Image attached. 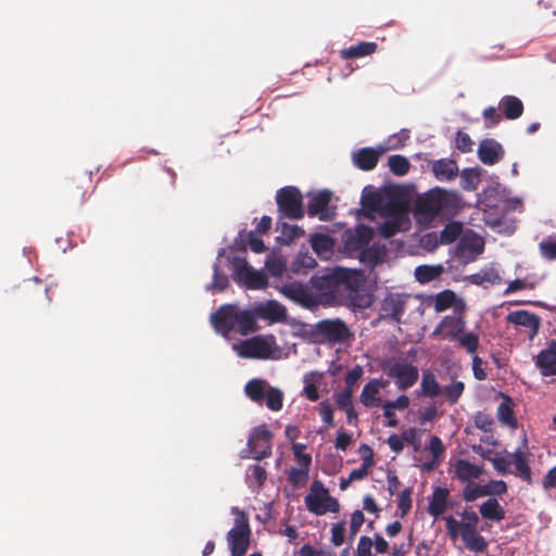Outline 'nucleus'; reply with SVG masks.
<instances>
[{
	"instance_id": "obj_1",
	"label": "nucleus",
	"mask_w": 556,
	"mask_h": 556,
	"mask_svg": "<svg viewBox=\"0 0 556 556\" xmlns=\"http://www.w3.org/2000/svg\"><path fill=\"white\" fill-rule=\"evenodd\" d=\"M355 268L328 265L318 268L311 277L309 283L318 291L324 307L341 306L345 289Z\"/></svg>"
},
{
	"instance_id": "obj_2",
	"label": "nucleus",
	"mask_w": 556,
	"mask_h": 556,
	"mask_svg": "<svg viewBox=\"0 0 556 556\" xmlns=\"http://www.w3.org/2000/svg\"><path fill=\"white\" fill-rule=\"evenodd\" d=\"M425 203H430L435 206L440 216L446 219L457 216L470 203L463 199V195L457 190H447L445 188L435 186L424 193Z\"/></svg>"
},
{
	"instance_id": "obj_3",
	"label": "nucleus",
	"mask_w": 556,
	"mask_h": 556,
	"mask_svg": "<svg viewBox=\"0 0 556 556\" xmlns=\"http://www.w3.org/2000/svg\"><path fill=\"white\" fill-rule=\"evenodd\" d=\"M379 366L389 378L394 380L399 390H407L418 381V367L401 356L384 357Z\"/></svg>"
},
{
	"instance_id": "obj_4",
	"label": "nucleus",
	"mask_w": 556,
	"mask_h": 556,
	"mask_svg": "<svg viewBox=\"0 0 556 556\" xmlns=\"http://www.w3.org/2000/svg\"><path fill=\"white\" fill-rule=\"evenodd\" d=\"M374 301V293L366 287L364 270L355 268L343 294L341 306H346L351 311L357 312L371 306Z\"/></svg>"
},
{
	"instance_id": "obj_5",
	"label": "nucleus",
	"mask_w": 556,
	"mask_h": 556,
	"mask_svg": "<svg viewBox=\"0 0 556 556\" xmlns=\"http://www.w3.org/2000/svg\"><path fill=\"white\" fill-rule=\"evenodd\" d=\"M275 288L289 301L302 308L315 312L323 306V301L318 291L313 289L309 279L306 282L293 280L290 282L275 286Z\"/></svg>"
},
{
	"instance_id": "obj_6",
	"label": "nucleus",
	"mask_w": 556,
	"mask_h": 556,
	"mask_svg": "<svg viewBox=\"0 0 556 556\" xmlns=\"http://www.w3.org/2000/svg\"><path fill=\"white\" fill-rule=\"evenodd\" d=\"M485 242L477 231L466 228L455 245L448 249L451 257L458 260L463 265H467L477 260L484 252Z\"/></svg>"
},
{
	"instance_id": "obj_7",
	"label": "nucleus",
	"mask_w": 556,
	"mask_h": 556,
	"mask_svg": "<svg viewBox=\"0 0 556 556\" xmlns=\"http://www.w3.org/2000/svg\"><path fill=\"white\" fill-rule=\"evenodd\" d=\"M304 504L306 509L315 516L340 510L339 501L330 495L329 490L318 479L312 482L309 492L304 497Z\"/></svg>"
},
{
	"instance_id": "obj_8",
	"label": "nucleus",
	"mask_w": 556,
	"mask_h": 556,
	"mask_svg": "<svg viewBox=\"0 0 556 556\" xmlns=\"http://www.w3.org/2000/svg\"><path fill=\"white\" fill-rule=\"evenodd\" d=\"M279 218L300 220L305 215L303 194L295 186H285L276 192Z\"/></svg>"
},
{
	"instance_id": "obj_9",
	"label": "nucleus",
	"mask_w": 556,
	"mask_h": 556,
	"mask_svg": "<svg viewBox=\"0 0 556 556\" xmlns=\"http://www.w3.org/2000/svg\"><path fill=\"white\" fill-rule=\"evenodd\" d=\"M236 268L232 269L231 278L241 288L247 290H260L267 287V274L264 269L254 268L247 257L232 258Z\"/></svg>"
},
{
	"instance_id": "obj_10",
	"label": "nucleus",
	"mask_w": 556,
	"mask_h": 556,
	"mask_svg": "<svg viewBox=\"0 0 556 556\" xmlns=\"http://www.w3.org/2000/svg\"><path fill=\"white\" fill-rule=\"evenodd\" d=\"M251 527L249 517L235 520L233 527L227 532L226 540L231 556H244L250 547Z\"/></svg>"
},
{
	"instance_id": "obj_11",
	"label": "nucleus",
	"mask_w": 556,
	"mask_h": 556,
	"mask_svg": "<svg viewBox=\"0 0 556 556\" xmlns=\"http://www.w3.org/2000/svg\"><path fill=\"white\" fill-rule=\"evenodd\" d=\"M307 208L305 213L309 217H318L321 222H330L337 215V207L331 206L332 192L329 189H321L317 192H307Z\"/></svg>"
},
{
	"instance_id": "obj_12",
	"label": "nucleus",
	"mask_w": 556,
	"mask_h": 556,
	"mask_svg": "<svg viewBox=\"0 0 556 556\" xmlns=\"http://www.w3.org/2000/svg\"><path fill=\"white\" fill-rule=\"evenodd\" d=\"M238 309L239 305L237 303H226L211 314V325L222 337L229 338L230 333L237 328Z\"/></svg>"
},
{
	"instance_id": "obj_13",
	"label": "nucleus",
	"mask_w": 556,
	"mask_h": 556,
	"mask_svg": "<svg viewBox=\"0 0 556 556\" xmlns=\"http://www.w3.org/2000/svg\"><path fill=\"white\" fill-rule=\"evenodd\" d=\"M374 236V228L363 223H357L354 229L346 228L342 233V243L345 253L349 256H354L358 250L371 242Z\"/></svg>"
},
{
	"instance_id": "obj_14",
	"label": "nucleus",
	"mask_w": 556,
	"mask_h": 556,
	"mask_svg": "<svg viewBox=\"0 0 556 556\" xmlns=\"http://www.w3.org/2000/svg\"><path fill=\"white\" fill-rule=\"evenodd\" d=\"M315 332L316 338L318 336L321 337L319 343L325 341L333 344L344 343L351 337V331L346 323L340 318L319 320L315 324Z\"/></svg>"
},
{
	"instance_id": "obj_15",
	"label": "nucleus",
	"mask_w": 556,
	"mask_h": 556,
	"mask_svg": "<svg viewBox=\"0 0 556 556\" xmlns=\"http://www.w3.org/2000/svg\"><path fill=\"white\" fill-rule=\"evenodd\" d=\"M252 306L258 320H265L268 325L285 323L288 317L287 307L277 300L255 301Z\"/></svg>"
},
{
	"instance_id": "obj_16",
	"label": "nucleus",
	"mask_w": 556,
	"mask_h": 556,
	"mask_svg": "<svg viewBox=\"0 0 556 556\" xmlns=\"http://www.w3.org/2000/svg\"><path fill=\"white\" fill-rule=\"evenodd\" d=\"M406 298L405 293L388 292L381 301L378 320L391 319L400 323L405 312Z\"/></svg>"
},
{
	"instance_id": "obj_17",
	"label": "nucleus",
	"mask_w": 556,
	"mask_h": 556,
	"mask_svg": "<svg viewBox=\"0 0 556 556\" xmlns=\"http://www.w3.org/2000/svg\"><path fill=\"white\" fill-rule=\"evenodd\" d=\"M390 148L379 144L374 147H363L352 153V162L354 166L364 172L372 170L378 162L379 157L383 155Z\"/></svg>"
},
{
	"instance_id": "obj_18",
	"label": "nucleus",
	"mask_w": 556,
	"mask_h": 556,
	"mask_svg": "<svg viewBox=\"0 0 556 556\" xmlns=\"http://www.w3.org/2000/svg\"><path fill=\"white\" fill-rule=\"evenodd\" d=\"M380 189L384 192L386 202L391 205H403L408 203L416 194L414 184H393L386 181Z\"/></svg>"
},
{
	"instance_id": "obj_19",
	"label": "nucleus",
	"mask_w": 556,
	"mask_h": 556,
	"mask_svg": "<svg viewBox=\"0 0 556 556\" xmlns=\"http://www.w3.org/2000/svg\"><path fill=\"white\" fill-rule=\"evenodd\" d=\"M506 323L516 327H525L529 329V339L533 340L541 329V317L528 309H517L509 312L505 317Z\"/></svg>"
},
{
	"instance_id": "obj_20",
	"label": "nucleus",
	"mask_w": 556,
	"mask_h": 556,
	"mask_svg": "<svg viewBox=\"0 0 556 556\" xmlns=\"http://www.w3.org/2000/svg\"><path fill=\"white\" fill-rule=\"evenodd\" d=\"M505 150L502 143L493 138H484L478 144L477 157L484 165H495L503 160Z\"/></svg>"
},
{
	"instance_id": "obj_21",
	"label": "nucleus",
	"mask_w": 556,
	"mask_h": 556,
	"mask_svg": "<svg viewBox=\"0 0 556 556\" xmlns=\"http://www.w3.org/2000/svg\"><path fill=\"white\" fill-rule=\"evenodd\" d=\"M92 189L91 176L86 173L72 177L64 187L66 195L77 203H83Z\"/></svg>"
},
{
	"instance_id": "obj_22",
	"label": "nucleus",
	"mask_w": 556,
	"mask_h": 556,
	"mask_svg": "<svg viewBox=\"0 0 556 556\" xmlns=\"http://www.w3.org/2000/svg\"><path fill=\"white\" fill-rule=\"evenodd\" d=\"M534 365L541 376H556V339H552L547 346L542 349L534 357Z\"/></svg>"
},
{
	"instance_id": "obj_23",
	"label": "nucleus",
	"mask_w": 556,
	"mask_h": 556,
	"mask_svg": "<svg viewBox=\"0 0 556 556\" xmlns=\"http://www.w3.org/2000/svg\"><path fill=\"white\" fill-rule=\"evenodd\" d=\"M254 359H277L279 348L274 334H256L252 337Z\"/></svg>"
},
{
	"instance_id": "obj_24",
	"label": "nucleus",
	"mask_w": 556,
	"mask_h": 556,
	"mask_svg": "<svg viewBox=\"0 0 556 556\" xmlns=\"http://www.w3.org/2000/svg\"><path fill=\"white\" fill-rule=\"evenodd\" d=\"M354 256H356L359 263L366 268L374 269L376 266L384 262L387 248L378 242L369 243L358 250Z\"/></svg>"
},
{
	"instance_id": "obj_25",
	"label": "nucleus",
	"mask_w": 556,
	"mask_h": 556,
	"mask_svg": "<svg viewBox=\"0 0 556 556\" xmlns=\"http://www.w3.org/2000/svg\"><path fill=\"white\" fill-rule=\"evenodd\" d=\"M384 200V192L382 189H380V187L376 188L372 185H367L362 191V207L359 211H365L366 217L371 218L377 213L378 207L383 203Z\"/></svg>"
},
{
	"instance_id": "obj_26",
	"label": "nucleus",
	"mask_w": 556,
	"mask_h": 556,
	"mask_svg": "<svg viewBox=\"0 0 556 556\" xmlns=\"http://www.w3.org/2000/svg\"><path fill=\"white\" fill-rule=\"evenodd\" d=\"M308 242L314 253L320 260H330L334 252L336 240L329 233L314 232L309 235Z\"/></svg>"
},
{
	"instance_id": "obj_27",
	"label": "nucleus",
	"mask_w": 556,
	"mask_h": 556,
	"mask_svg": "<svg viewBox=\"0 0 556 556\" xmlns=\"http://www.w3.org/2000/svg\"><path fill=\"white\" fill-rule=\"evenodd\" d=\"M225 248L217 251L216 260L213 264L212 282L205 286V291L212 294L224 292L229 286V278L226 273L220 269L222 260L225 255Z\"/></svg>"
},
{
	"instance_id": "obj_28",
	"label": "nucleus",
	"mask_w": 556,
	"mask_h": 556,
	"mask_svg": "<svg viewBox=\"0 0 556 556\" xmlns=\"http://www.w3.org/2000/svg\"><path fill=\"white\" fill-rule=\"evenodd\" d=\"M389 384L388 380L382 378L370 379L362 390L359 395L361 403L366 407H379L381 405V399L378 397L380 389L386 388Z\"/></svg>"
},
{
	"instance_id": "obj_29",
	"label": "nucleus",
	"mask_w": 556,
	"mask_h": 556,
	"mask_svg": "<svg viewBox=\"0 0 556 556\" xmlns=\"http://www.w3.org/2000/svg\"><path fill=\"white\" fill-rule=\"evenodd\" d=\"M417 299L426 305L433 304L437 313L444 312L453 305V300L456 299V293L451 289H444L437 294H417Z\"/></svg>"
},
{
	"instance_id": "obj_30",
	"label": "nucleus",
	"mask_w": 556,
	"mask_h": 556,
	"mask_svg": "<svg viewBox=\"0 0 556 556\" xmlns=\"http://www.w3.org/2000/svg\"><path fill=\"white\" fill-rule=\"evenodd\" d=\"M431 170L440 181H452L459 173L456 161L452 157H442L432 162Z\"/></svg>"
},
{
	"instance_id": "obj_31",
	"label": "nucleus",
	"mask_w": 556,
	"mask_h": 556,
	"mask_svg": "<svg viewBox=\"0 0 556 556\" xmlns=\"http://www.w3.org/2000/svg\"><path fill=\"white\" fill-rule=\"evenodd\" d=\"M502 402L496 412L497 420L510 429L518 428V419L514 412L515 402L513 397L504 392H500Z\"/></svg>"
},
{
	"instance_id": "obj_32",
	"label": "nucleus",
	"mask_w": 556,
	"mask_h": 556,
	"mask_svg": "<svg viewBox=\"0 0 556 556\" xmlns=\"http://www.w3.org/2000/svg\"><path fill=\"white\" fill-rule=\"evenodd\" d=\"M317 267V261L313 255L302 245V249L296 253L294 258L289 265V270L296 276L307 275L311 269Z\"/></svg>"
},
{
	"instance_id": "obj_33",
	"label": "nucleus",
	"mask_w": 556,
	"mask_h": 556,
	"mask_svg": "<svg viewBox=\"0 0 556 556\" xmlns=\"http://www.w3.org/2000/svg\"><path fill=\"white\" fill-rule=\"evenodd\" d=\"M409 405V397L406 394H400L395 400H388L382 405L383 416L386 417L384 426L394 428L399 425L394 410H404Z\"/></svg>"
},
{
	"instance_id": "obj_34",
	"label": "nucleus",
	"mask_w": 556,
	"mask_h": 556,
	"mask_svg": "<svg viewBox=\"0 0 556 556\" xmlns=\"http://www.w3.org/2000/svg\"><path fill=\"white\" fill-rule=\"evenodd\" d=\"M479 515L484 520L501 522L505 519L506 511L496 497H488L479 505Z\"/></svg>"
},
{
	"instance_id": "obj_35",
	"label": "nucleus",
	"mask_w": 556,
	"mask_h": 556,
	"mask_svg": "<svg viewBox=\"0 0 556 556\" xmlns=\"http://www.w3.org/2000/svg\"><path fill=\"white\" fill-rule=\"evenodd\" d=\"M258 318L252 306L243 309H238L237 330L241 336H249L260 329L257 325Z\"/></svg>"
},
{
	"instance_id": "obj_36",
	"label": "nucleus",
	"mask_w": 556,
	"mask_h": 556,
	"mask_svg": "<svg viewBox=\"0 0 556 556\" xmlns=\"http://www.w3.org/2000/svg\"><path fill=\"white\" fill-rule=\"evenodd\" d=\"M483 467L467 459L458 458L455 462V477L460 482L467 483L473 479H478L483 473Z\"/></svg>"
},
{
	"instance_id": "obj_37",
	"label": "nucleus",
	"mask_w": 556,
	"mask_h": 556,
	"mask_svg": "<svg viewBox=\"0 0 556 556\" xmlns=\"http://www.w3.org/2000/svg\"><path fill=\"white\" fill-rule=\"evenodd\" d=\"M484 174L486 170L479 165L460 169L458 173L460 188L465 191H476Z\"/></svg>"
},
{
	"instance_id": "obj_38",
	"label": "nucleus",
	"mask_w": 556,
	"mask_h": 556,
	"mask_svg": "<svg viewBox=\"0 0 556 556\" xmlns=\"http://www.w3.org/2000/svg\"><path fill=\"white\" fill-rule=\"evenodd\" d=\"M276 229L281 232L275 238L278 245H290L295 239L305 236V230L299 225H291L280 219L277 222Z\"/></svg>"
},
{
	"instance_id": "obj_39",
	"label": "nucleus",
	"mask_w": 556,
	"mask_h": 556,
	"mask_svg": "<svg viewBox=\"0 0 556 556\" xmlns=\"http://www.w3.org/2000/svg\"><path fill=\"white\" fill-rule=\"evenodd\" d=\"M498 106L502 110L503 117L509 121L519 118L525 110L522 101L518 97L511 94L502 97Z\"/></svg>"
},
{
	"instance_id": "obj_40",
	"label": "nucleus",
	"mask_w": 556,
	"mask_h": 556,
	"mask_svg": "<svg viewBox=\"0 0 556 556\" xmlns=\"http://www.w3.org/2000/svg\"><path fill=\"white\" fill-rule=\"evenodd\" d=\"M445 271V267L442 264L434 265H418L414 270V277L417 282L420 285L429 283L435 279H439L443 273Z\"/></svg>"
},
{
	"instance_id": "obj_41",
	"label": "nucleus",
	"mask_w": 556,
	"mask_h": 556,
	"mask_svg": "<svg viewBox=\"0 0 556 556\" xmlns=\"http://www.w3.org/2000/svg\"><path fill=\"white\" fill-rule=\"evenodd\" d=\"M244 480L250 490H260L267 480L266 468L258 464L249 465L245 470Z\"/></svg>"
},
{
	"instance_id": "obj_42",
	"label": "nucleus",
	"mask_w": 556,
	"mask_h": 556,
	"mask_svg": "<svg viewBox=\"0 0 556 556\" xmlns=\"http://www.w3.org/2000/svg\"><path fill=\"white\" fill-rule=\"evenodd\" d=\"M269 386L265 379L253 378L245 383L244 393L252 402L263 404Z\"/></svg>"
},
{
	"instance_id": "obj_43",
	"label": "nucleus",
	"mask_w": 556,
	"mask_h": 556,
	"mask_svg": "<svg viewBox=\"0 0 556 556\" xmlns=\"http://www.w3.org/2000/svg\"><path fill=\"white\" fill-rule=\"evenodd\" d=\"M405 219L400 215H392L386 218L378 227L379 236L382 239H390L405 230Z\"/></svg>"
},
{
	"instance_id": "obj_44",
	"label": "nucleus",
	"mask_w": 556,
	"mask_h": 556,
	"mask_svg": "<svg viewBox=\"0 0 556 556\" xmlns=\"http://www.w3.org/2000/svg\"><path fill=\"white\" fill-rule=\"evenodd\" d=\"M285 323H287L292 328H296V330L292 332L293 337L301 338L302 340L308 343L320 342L319 339L316 338L315 325L313 326V328L308 329L309 325L307 323L296 318H289V316L287 317V320Z\"/></svg>"
},
{
	"instance_id": "obj_45",
	"label": "nucleus",
	"mask_w": 556,
	"mask_h": 556,
	"mask_svg": "<svg viewBox=\"0 0 556 556\" xmlns=\"http://www.w3.org/2000/svg\"><path fill=\"white\" fill-rule=\"evenodd\" d=\"M439 215L440 214L437 211L435 206L430 203H425L424 199L421 206L417 208L414 213L417 224L422 229L433 227V222Z\"/></svg>"
},
{
	"instance_id": "obj_46",
	"label": "nucleus",
	"mask_w": 556,
	"mask_h": 556,
	"mask_svg": "<svg viewBox=\"0 0 556 556\" xmlns=\"http://www.w3.org/2000/svg\"><path fill=\"white\" fill-rule=\"evenodd\" d=\"M378 48V45L374 41H362L357 45L350 46L341 51V56L344 60L357 59L370 55Z\"/></svg>"
},
{
	"instance_id": "obj_47",
	"label": "nucleus",
	"mask_w": 556,
	"mask_h": 556,
	"mask_svg": "<svg viewBox=\"0 0 556 556\" xmlns=\"http://www.w3.org/2000/svg\"><path fill=\"white\" fill-rule=\"evenodd\" d=\"M464 223L460 220H455L453 218L447 219V223L444 225L443 229L440 231L441 238L443 240V244H452L456 240L458 241L459 237L465 231Z\"/></svg>"
},
{
	"instance_id": "obj_48",
	"label": "nucleus",
	"mask_w": 556,
	"mask_h": 556,
	"mask_svg": "<svg viewBox=\"0 0 556 556\" xmlns=\"http://www.w3.org/2000/svg\"><path fill=\"white\" fill-rule=\"evenodd\" d=\"M463 542L469 551L476 554L484 553L489 546L488 541L479 533V530L463 533Z\"/></svg>"
},
{
	"instance_id": "obj_49",
	"label": "nucleus",
	"mask_w": 556,
	"mask_h": 556,
	"mask_svg": "<svg viewBox=\"0 0 556 556\" xmlns=\"http://www.w3.org/2000/svg\"><path fill=\"white\" fill-rule=\"evenodd\" d=\"M421 393L425 396L437 397L442 395V388L440 387L435 375L430 370L422 372L420 382Z\"/></svg>"
},
{
	"instance_id": "obj_50",
	"label": "nucleus",
	"mask_w": 556,
	"mask_h": 556,
	"mask_svg": "<svg viewBox=\"0 0 556 556\" xmlns=\"http://www.w3.org/2000/svg\"><path fill=\"white\" fill-rule=\"evenodd\" d=\"M269 277L282 278L289 269L286 258L274 260L271 256H266L264 267L262 268Z\"/></svg>"
},
{
	"instance_id": "obj_51",
	"label": "nucleus",
	"mask_w": 556,
	"mask_h": 556,
	"mask_svg": "<svg viewBox=\"0 0 556 556\" xmlns=\"http://www.w3.org/2000/svg\"><path fill=\"white\" fill-rule=\"evenodd\" d=\"M389 170L399 177L406 175L409 172V160L402 154H393L388 157Z\"/></svg>"
},
{
	"instance_id": "obj_52",
	"label": "nucleus",
	"mask_w": 556,
	"mask_h": 556,
	"mask_svg": "<svg viewBox=\"0 0 556 556\" xmlns=\"http://www.w3.org/2000/svg\"><path fill=\"white\" fill-rule=\"evenodd\" d=\"M264 402L269 410L278 412L283 405V392L279 388L269 386Z\"/></svg>"
},
{
	"instance_id": "obj_53",
	"label": "nucleus",
	"mask_w": 556,
	"mask_h": 556,
	"mask_svg": "<svg viewBox=\"0 0 556 556\" xmlns=\"http://www.w3.org/2000/svg\"><path fill=\"white\" fill-rule=\"evenodd\" d=\"M455 341H458L459 345L466 350V352L470 355L477 354L479 348V336L473 331L465 332Z\"/></svg>"
},
{
	"instance_id": "obj_54",
	"label": "nucleus",
	"mask_w": 556,
	"mask_h": 556,
	"mask_svg": "<svg viewBox=\"0 0 556 556\" xmlns=\"http://www.w3.org/2000/svg\"><path fill=\"white\" fill-rule=\"evenodd\" d=\"M484 486L483 484L476 483L473 481H469L466 483L462 491V497L467 503H472L480 497H484Z\"/></svg>"
},
{
	"instance_id": "obj_55",
	"label": "nucleus",
	"mask_w": 556,
	"mask_h": 556,
	"mask_svg": "<svg viewBox=\"0 0 556 556\" xmlns=\"http://www.w3.org/2000/svg\"><path fill=\"white\" fill-rule=\"evenodd\" d=\"M460 526L463 527V533L478 530L480 515L473 510L464 509L460 514Z\"/></svg>"
},
{
	"instance_id": "obj_56",
	"label": "nucleus",
	"mask_w": 556,
	"mask_h": 556,
	"mask_svg": "<svg viewBox=\"0 0 556 556\" xmlns=\"http://www.w3.org/2000/svg\"><path fill=\"white\" fill-rule=\"evenodd\" d=\"M314 376L320 377L321 374H319L317 371H311L308 374H305L304 380H303L305 384H304L302 393L311 402H316L319 399V391H318L317 383L309 381V377H314Z\"/></svg>"
},
{
	"instance_id": "obj_57",
	"label": "nucleus",
	"mask_w": 556,
	"mask_h": 556,
	"mask_svg": "<svg viewBox=\"0 0 556 556\" xmlns=\"http://www.w3.org/2000/svg\"><path fill=\"white\" fill-rule=\"evenodd\" d=\"M464 390L465 383L463 381H453L452 383L442 388V394L446 396L447 402L452 405L459 400Z\"/></svg>"
},
{
	"instance_id": "obj_58",
	"label": "nucleus",
	"mask_w": 556,
	"mask_h": 556,
	"mask_svg": "<svg viewBox=\"0 0 556 556\" xmlns=\"http://www.w3.org/2000/svg\"><path fill=\"white\" fill-rule=\"evenodd\" d=\"M309 479V470L291 467L288 475V481L293 486V489H298L303 486Z\"/></svg>"
},
{
	"instance_id": "obj_59",
	"label": "nucleus",
	"mask_w": 556,
	"mask_h": 556,
	"mask_svg": "<svg viewBox=\"0 0 556 556\" xmlns=\"http://www.w3.org/2000/svg\"><path fill=\"white\" fill-rule=\"evenodd\" d=\"M485 496L498 497L507 493L508 485L504 480H490L483 484Z\"/></svg>"
},
{
	"instance_id": "obj_60",
	"label": "nucleus",
	"mask_w": 556,
	"mask_h": 556,
	"mask_svg": "<svg viewBox=\"0 0 556 556\" xmlns=\"http://www.w3.org/2000/svg\"><path fill=\"white\" fill-rule=\"evenodd\" d=\"M412 494L413 489L410 486L405 488L401 491L397 497V508L400 511L401 518H404L412 509Z\"/></svg>"
},
{
	"instance_id": "obj_61",
	"label": "nucleus",
	"mask_w": 556,
	"mask_h": 556,
	"mask_svg": "<svg viewBox=\"0 0 556 556\" xmlns=\"http://www.w3.org/2000/svg\"><path fill=\"white\" fill-rule=\"evenodd\" d=\"M425 430L418 429L416 427H410L406 431L402 433L404 443H408L412 445L414 452H419L421 448V433Z\"/></svg>"
},
{
	"instance_id": "obj_62",
	"label": "nucleus",
	"mask_w": 556,
	"mask_h": 556,
	"mask_svg": "<svg viewBox=\"0 0 556 556\" xmlns=\"http://www.w3.org/2000/svg\"><path fill=\"white\" fill-rule=\"evenodd\" d=\"M515 471L514 475L525 481L527 484L531 485L533 483L532 471L529 465L528 459H518L514 464Z\"/></svg>"
},
{
	"instance_id": "obj_63",
	"label": "nucleus",
	"mask_w": 556,
	"mask_h": 556,
	"mask_svg": "<svg viewBox=\"0 0 556 556\" xmlns=\"http://www.w3.org/2000/svg\"><path fill=\"white\" fill-rule=\"evenodd\" d=\"M274 438V433L267 428L265 424L253 427L250 430L248 440H251L252 443L256 440L264 441L265 443H270Z\"/></svg>"
},
{
	"instance_id": "obj_64",
	"label": "nucleus",
	"mask_w": 556,
	"mask_h": 556,
	"mask_svg": "<svg viewBox=\"0 0 556 556\" xmlns=\"http://www.w3.org/2000/svg\"><path fill=\"white\" fill-rule=\"evenodd\" d=\"M247 243L248 248L256 254L264 253L267 250V247L262 239V235L256 233L255 230L247 232Z\"/></svg>"
}]
</instances>
